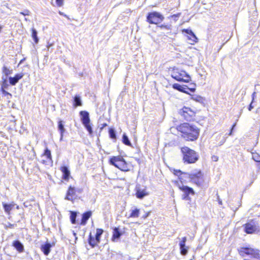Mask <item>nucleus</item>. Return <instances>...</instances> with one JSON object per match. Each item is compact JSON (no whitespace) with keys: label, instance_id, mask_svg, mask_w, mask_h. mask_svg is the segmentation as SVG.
I'll use <instances>...</instances> for the list:
<instances>
[{"label":"nucleus","instance_id":"nucleus-15","mask_svg":"<svg viewBox=\"0 0 260 260\" xmlns=\"http://www.w3.org/2000/svg\"><path fill=\"white\" fill-rule=\"evenodd\" d=\"M62 173V179L65 181H68L70 176V171L66 166H63L60 169Z\"/></svg>","mask_w":260,"mask_h":260},{"label":"nucleus","instance_id":"nucleus-50","mask_svg":"<svg viewBox=\"0 0 260 260\" xmlns=\"http://www.w3.org/2000/svg\"><path fill=\"white\" fill-rule=\"evenodd\" d=\"M189 90L191 92H194L196 90L195 88H189Z\"/></svg>","mask_w":260,"mask_h":260},{"label":"nucleus","instance_id":"nucleus-47","mask_svg":"<svg viewBox=\"0 0 260 260\" xmlns=\"http://www.w3.org/2000/svg\"><path fill=\"white\" fill-rule=\"evenodd\" d=\"M236 125V124H234L233 126H232V128L231 129V132L229 134V135H232V131H233V129H234V127H235V126Z\"/></svg>","mask_w":260,"mask_h":260},{"label":"nucleus","instance_id":"nucleus-46","mask_svg":"<svg viewBox=\"0 0 260 260\" xmlns=\"http://www.w3.org/2000/svg\"><path fill=\"white\" fill-rule=\"evenodd\" d=\"M52 46V44H49V43H48V45H47L48 50H49L50 48H51V47Z\"/></svg>","mask_w":260,"mask_h":260},{"label":"nucleus","instance_id":"nucleus-41","mask_svg":"<svg viewBox=\"0 0 260 260\" xmlns=\"http://www.w3.org/2000/svg\"><path fill=\"white\" fill-rule=\"evenodd\" d=\"M30 12L28 10H25L24 12H21L20 13V14L23 15L24 16L29 15Z\"/></svg>","mask_w":260,"mask_h":260},{"label":"nucleus","instance_id":"nucleus-42","mask_svg":"<svg viewBox=\"0 0 260 260\" xmlns=\"http://www.w3.org/2000/svg\"><path fill=\"white\" fill-rule=\"evenodd\" d=\"M183 32H185L186 34H188L189 36H190L191 34H193V32L191 30L186 29L183 30Z\"/></svg>","mask_w":260,"mask_h":260},{"label":"nucleus","instance_id":"nucleus-44","mask_svg":"<svg viewBox=\"0 0 260 260\" xmlns=\"http://www.w3.org/2000/svg\"><path fill=\"white\" fill-rule=\"evenodd\" d=\"M76 193L78 192V193H82V191H83V189H81V188H76Z\"/></svg>","mask_w":260,"mask_h":260},{"label":"nucleus","instance_id":"nucleus-4","mask_svg":"<svg viewBox=\"0 0 260 260\" xmlns=\"http://www.w3.org/2000/svg\"><path fill=\"white\" fill-rule=\"evenodd\" d=\"M110 164L118 168L122 171L127 172L130 170V166L125 161L122 156H113L109 160Z\"/></svg>","mask_w":260,"mask_h":260},{"label":"nucleus","instance_id":"nucleus-38","mask_svg":"<svg viewBox=\"0 0 260 260\" xmlns=\"http://www.w3.org/2000/svg\"><path fill=\"white\" fill-rule=\"evenodd\" d=\"M187 238L184 237L182 238V240L179 243V246H182L185 245V242L186 241Z\"/></svg>","mask_w":260,"mask_h":260},{"label":"nucleus","instance_id":"nucleus-43","mask_svg":"<svg viewBox=\"0 0 260 260\" xmlns=\"http://www.w3.org/2000/svg\"><path fill=\"white\" fill-rule=\"evenodd\" d=\"M217 201L218 202V203L219 205H222V201L221 200V199H220L219 196H218L217 194Z\"/></svg>","mask_w":260,"mask_h":260},{"label":"nucleus","instance_id":"nucleus-31","mask_svg":"<svg viewBox=\"0 0 260 260\" xmlns=\"http://www.w3.org/2000/svg\"><path fill=\"white\" fill-rule=\"evenodd\" d=\"M2 79L3 80L1 89H7L8 87V84L7 83V77H2Z\"/></svg>","mask_w":260,"mask_h":260},{"label":"nucleus","instance_id":"nucleus-16","mask_svg":"<svg viewBox=\"0 0 260 260\" xmlns=\"http://www.w3.org/2000/svg\"><path fill=\"white\" fill-rule=\"evenodd\" d=\"M13 246L20 253L24 251V246L19 240H15L13 241L12 244Z\"/></svg>","mask_w":260,"mask_h":260},{"label":"nucleus","instance_id":"nucleus-25","mask_svg":"<svg viewBox=\"0 0 260 260\" xmlns=\"http://www.w3.org/2000/svg\"><path fill=\"white\" fill-rule=\"evenodd\" d=\"M88 243L92 247H94L97 244V243H98L95 239L92 237L91 234H90L88 239Z\"/></svg>","mask_w":260,"mask_h":260},{"label":"nucleus","instance_id":"nucleus-23","mask_svg":"<svg viewBox=\"0 0 260 260\" xmlns=\"http://www.w3.org/2000/svg\"><path fill=\"white\" fill-rule=\"evenodd\" d=\"M173 87L174 89H176V90H178L180 91H182V92H185L186 93V91H185V89H186L185 87H184L183 86H181V85L178 84V83H175L173 85Z\"/></svg>","mask_w":260,"mask_h":260},{"label":"nucleus","instance_id":"nucleus-54","mask_svg":"<svg viewBox=\"0 0 260 260\" xmlns=\"http://www.w3.org/2000/svg\"><path fill=\"white\" fill-rule=\"evenodd\" d=\"M178 15H179V14H178L177 15H174L173 16H172V17H177Z\"/></svg>","mask_w":260,"mask_h":260},{"label":"nucleus","instance_id":"nucleus-21","mask_svg":"<svg viewBox=\"0 0 260 260\" xmlns=\"http://www.w3.org/2000/svg\"><path fill=\"white\" fill-rule=\"evenodd\" d=\"M74 106L77 107L78 106H81L82 105L81 98L79 95H76L74 98Z\"/></svg>","mask_w":260,"mask_h":260},{"label":"nucleus","instance_id":"nucleus-7","mask_svg":"<svg viewBox=\"0 0 260 260\" xmlns=\"http://www.w3.org/2000/svg\"><path fill=\"white\" fill-rule=\"evenodd\" d=\"M164 19V17L157 12L149 13L147 16V21L150 24H157L162 22Z\"/></svg>","mask_w":260,"mask_h":260},{"label":"nucleus","instance_id":"nucleus-32","mask_svg":"<svg viewBox=\"0 0 260 260\" xmlns=\"http://www.w3.org/2000/svg\"><path fill=\"white\" fill-rule=\"evenodd\" d=\"M181 254L183 255H185L188 252V248L187 247L184 246H180Z\"/></svg>","mask_w":260,"mask_h":260},{"label":"nucleus","instance_id":"nucleus-45","mask_svg":"<svg viewBox=\"0 0 260 260\" xmlns=\"http://www.w3.org/2000/svg\"><path fill=\"white\" fill-rule=\"evenodd\" d=\"M252 102L251 103V104H250V105L249 106L248 110L249 111H251L253 108V107L252 105Z\"/></svg>","mask_w":260,"mask_h":260},{"label":"nucleus","instance_id":"nucleus-40","mask_svg":"<svg viewBox=\"0 0 260 260\" xmlns=\"http://www.w3.org/2000/svg\"><path fill=\"white\" fill-rule=\"evenodd\" d=\"M56 3L57 6L61 7L63 4V0H56Z\"/></svg>","mask_w":260,"mask_h":260},{"label":"nucleus","instance_id":"nucleus-48","mask_svg":"<svg viewBox=\"0 0 260 260\" xmlns=\"http://www.w3.org/2000/svg\"><path fill=\"white\" fill-rule=\"evenodd\" d=\"M212 159L214 161H217V160H218V158L215 156L212 157Z\"/></svg>","mask_w":260,"mask_h":260},{"label":"nucleus","instance_id":"nucleus-1","mask_svg":"<svg viewBox=\"0 0 260 260\" xmlns=\"http://www.w3.org/2000/svg\"><path fill=\"white\" fill-rule=\"evenodd\" d=\"M174 174L178 176L181 182L185 181L186 179H188L190 182L200 186L204 182L203 175L201 171H195L189 174L182 172L180 170H174Z\"/></svg>","mask_w":260,"mask_h":260},{"label":"nucleus","instance_id":"nucleus-11","mask_svg":"<svg viewBox=\"0 0 260 260\" xmlns=\"http://www.w3.org/2000/svg\"><path fill=\"white\" fill-rule=\"evenodd\" d=\"M178 186L179 188L184 192V197L183 199L185 200H188V195L189 194H194V192L193 190V189L191 187H189L187 186H184L182 184V182H181V184H179L178 183Z\"/></svg>","mask_w":260,"mask_h":260},{"label":"nucleus","instance_id":"nucleus-5","mask_svg":"<svg viewBox=\"0 0 260 260\" xmlns=\"http://www.w3.org/2000/svg\"><path fill=\"white\" fill-rule=\"evenodd\" d=\"M172 77L178 81L188 82L190 80V77L185 71L179 70L178 69H174Z\"/></svg>","mask_w":260,"mask_h":260},{"label":"nucleus","instance_id":"nucleus-53","mask_svg":"<svg viewBox=\"0 0 260 260\" xmlns=\"http://www.w3.org/2000/svg\"><path fill=\"white\" fill-rule=\"evenodd\" d=\"M73 235H74V236L75 237L76 239H77V237H76V234L75 233H73Z\"/></svg>","mask_w":260,"mask_h":260},{"label":"nucleus","instance_id":"nucleus-22","mask_svg":"<svg viewBox=\"0 0 260 260\" xmlns=\"http://www.w3.org/2000/svg\"><path fill=\"white\" fill-rule=\"evenodd\" d=\"M3 206L4 208L5 211L6 213L9 214L10 211L12 209V208L14 207V204H7L6 203H3Z\"/></svg>","mask_w":260,"mask_h":260},{"label":"nucleus","instance_id":"nucleus-24","mask_svg":"<svg viewBox=\"0 0 260 260\" xmlns=\"http://www.w3.org/2000/svg\"><path fill=\"white\" fill-rule=\"evenodd\" d=\"M103 233V230L101 229H98L96 230V233L95 235V240L98 243H100L101 235Z\"/></svg>","mask_w":260,"mask_h":260},{"label":"nucleus","instance_id":"nucleus-2","mask_svg":"<svg viewBox=\"0 0 260 260\" xmlns=\"http://www.w3.org/2000/svg\"><path fill=\"white\" fill-rule=\"evenodd\" d=\"M182 136L187 141L197 140L199 135V129L196 126L188 123H183L177 127Z\"/></svg>","mask_w":260,"mask_h":260},{"label":"nucleus","instance_id":"nucleus-17","mask_svg":"<svg viewBox=\"0 0 260 260\" xmlns=\"http://www.w3.org/2000/svg\"><path fill=\"white\" fill-rule=\"evenodd\" d=\"M51 245L49 243H46L42 245L41 249L45 255H48L50 252Z\"/></svg>","mask_w":260,"mask_h":260},{"label":"nucleus","instance_id":"nucleus-29","mask_svg":"<svg viewBox=\"0 0 260 260\" xmlns=\"http://www.w3.org/2000/svg\"><path fill=\"white\" fill-rule=\"evenodd\" d=\"M140 210L138 209H135L132 211L130 214V217H138L139 216Z\"/></svg>","mask_w":260,"mask_h":260},{"label":"nucleus","instance_id":"nucleus-55","mask_svg":"<svg viewBox=\"0 0 260 260\" xmlns=\"http://www.w3.org/2000/svg\"><path fill=\"white\" fill-rule=\"evenodd\" d=\"M224 141H225V140H224V141H223V142L220 144V145H222L223 143H224Z\"/></svg>","mask_w":260,"mask_h":260},{"label":"nucleus","instance_id":"nucleus-35","mask_svg":"<svg viewBox=\"0 0 260 260\" xmlns=\"http://www.w3.org/2000/svg\"><path fill=\"white\" fill-rule=\"evenodd\" d=\"M44 154V155L46 156V157L48 159H51V152L48 149L46 148L45 150Z\"/></svg>","mask_w":260,"mask_h":260},{"label":"nucleus","instance_id":"nucleus-52","mask_svg":"<svg viewBox=\"0 0 260 260\" xmlns=\"http://www.w3.org/2000/svg\"><path fill=\"white\" fill-rule=\"evenodd\" d=\"M9 227H10V228H13V224H11V223H10V224H9Z\"/></svg>","mask_w":260,"mask_h":260},{"label":"nucleus","instance_id":"nucleus-30","mask_svg":"<svg viewBox=\"0 0 260 260\" xmlns=\"http://www.w3.org/2000/svg\"><path fill=\"white\" fill-rule=\"evenodd\" d=\"M122 141L124 144L127 146H131V143L129 140L128 137L125 134H123L122 136Z\"/></svg>","mask_w":260,"mask_h":260},{"label":"nucleus","instance_id":"nucleus-14","mask_svg":"<svg viewBox=\"0 0 260 260\" xmlns=\"http://www.w3.org/2000/svg\"><path fill=\"white\" fill-rule=\"evenodd\" d=\"M23 74H17L14 77H9V82L11 85H15L18 81L23 77Z\"/></svg>","mask_w":260,"mask_h":260},{"label":"nucleus","instance_id":"nucleus-20","mask_svg":"<svg viewBox=\"0 0 260 260\" xmlns=\"http://www.w3.org/2000/svg\"><path fill=\"white\" fill-rule=\"evenodd\" d=\"M121 235L122 234L119 231V229L117 228H115L113 232L112 240L114 241L116 239H118L120 237Z\"/></svg>","mask_w":260,"mask_h":260},{"label":"nucleus","instance_id":"nucleus-9","mask_svg":"<svg viewBox=\"0 0 260 260\" xmlns=\"http://www.w3.org/2000/svg\"><path fill=\"white\" fill-rule=\"evenodd\" d=\"M181 116L186 120L189 121L194 116V112L189 108L183 107L179 112Z\"/></svg>","mask_w":260,"mask_h":260},{"label":"nucleus","instance_id":"nucleus-13","mask_svg":"<svg viewBox=\"0 0 260 260\" xmlns=\"http://www.w3.org/2000/svg\"><path fill=\"white\" fill-rule=\"evenodd\" d=\"M256 230L257 227L254 223L249 222L244 225V231L247 234H253Z\"/></svg>","mask_w":260,"mask_h":260},{"label":"nucleus","instance_id":"nucleus-39","mask_svg":"<svg viewBox=\"0 0 260 260\" xmlns=\"http://www.w3.org/2000/svg\"><path fill=\"white\" fill-rule=\"evenodd\" d=\"M171 26V25H165V24H162L160 26H159V27L161 29H166L167 30L170 29Z\"/></svg>","mask_w":260,"mask_h":260},{"label":"nucleus","instance_id":"nucleus-10","mask_svg":"<svg viewBox=\"0 0 260 260\" xmlns=\"http://www.w3.org/2000/svg\"><path fill=\"white\" fill-rule=\"evenodd\" d=\"M76 189L75 187L70 186L65 196L64 199L74 202L77 199Z\"/></svg>","mask_w":260,"mask_h":260},{"label":"nucleus","instance_id":"nucleus-6","mask_svg":"<svg viewBox=\"0 0 260 260\" xmlns=\"http://www.w3.org/2000/svg\"><path fill=\"white\" fill-rule=\"evenodd\" d=\"M239 253L242 256L250 255L254 258L258 259L260 257L258 250L251 248L242 247L239 249Z\"/></svg>","mask_w":260,"mask_h":260},{"label":"nucleus","instance_id":"nucleus-51","mask_svg":"<svg viewBox=\"0 0 260 260\" xmlns=\"http://www.w3.org/2000/svg\"><path fill=\"white\" fill-rule=\"evenodd\" d=\"M59 14H60V15H63V16H66V15L63 14V13L62 12H59Z\"/></svg>","mask_w":260,"mask_h":260},{"label":"nucleus","instance_id":"nucleus-49","mask_svg":"<svg viewBox=\"0 0 260 260\" xmlns=\"http://www.w3.org/2000/svg\"><path fill=\"white\" fill-rule=\"evenodd\" d=\"M255 92H254L252 95V101L254 100V98H255Z\"/></svg>","mask_w":260,"mask_h":260},{"label":"nucleus","instance_id":"nucleus-26","mask_svg":"<svg viewBox=\"0 0 260 260\" xmlns=\"http://www.w3.org/2000/svg\"><path fill=\"white\" fill-rule=\"evenodd\" d=\"M2 72L5 74V77L12 73V70H10L7 67L4 66L2 68Z\"/></svg>","mask_w":260,"mask_h":260},{"label":"nucleus","instance_id":"nucleus-3","mask_svg":"<svg viewBox=\"0 0 260 260\" xmlns=\"http://www.w3.org/2000/svg\"><path fill=\"white\" fill-rule=\"evenodd\" d=\"M181 152L183 155V159L185 162L192 164L198 160V155L193 150L187 147H183L181 149Z\"/></svg>","mask_w":260,"mask_h":260},{"label":"nucleus","instance_id":"nucleus-34","mask_svg":"<svg viewBox=\"0 0 260 260\" xmlns=\"http://www.w3.org/2000/svg\"><path fill=\"white\" fill-rule=\"evenodd\" d=\"M109 134L111 138L113 139H116V135L114 129L110 128L109 130Z\"/></svg>","mask_w":260,"mask_h":260},{"label":"nucleus","instance_id":"nucleus-27","mask_svg":"<svg viewBox=\"0 0 260 260\" xmlns=\"http://www.w3.org/2000/svg\"><path fill=\"white\" fill-rule=\"evenodd\" d=\"M31 37L33 38L35 42L37 44L39 42V38L37 36V31L35 28L32 29Z\"/></svg>","mask_w":260,"mask_h":260},{"label":"nucleus","instance_id":"nucleus-37","mask_svg":"<svg viewBox=\"0 0 260 260\" xmlns=\"http://www.w3.org/2000/svg\"><path fill=\"white\" fill-rule=\"evenodd\" d=\"M1 91L3 94L5 96H9L10 98L12 97V94L9 92L7 91L5 89H1Z\"/></svg>","mask_w":260,"mask_h":260},{"label":"nucleus","instance_id":"nucleus-28","mask_svg":"<svg viewBox=\"0 0 260 260\" xmlns=\"http://www.w3.org/2000/svg\"><path fill=\"white\" fill-rule=\"evenodd\" d=\"M188 38L191 41V42L190 43L191 44H193L194 43H197L198 42V38L194 33L191 34L190 36H188Z\"/></svg>","mask_w":260,"mask_h":260},{"label":"nucleus","instance_id":"nucleus-36","mask_svg":"<svg viewBox=\"0 0 260 260\" xmlns=\"http://www.w3.org/2000/svg\"><path fill=\"white\" fill-rule=\"evenodd\" d=\"M252 158L256 162H260V155L256 153L252 154Z\"/></svg>","mask_w":260,"mask_h":260},{"label":"nucleus","instance_id":"nucleus-18","mask_svg":"<svg viewBox=\"0 0 260 260\" xmlns=\"http://www.w3.org/2000/svg\"><path fill=\"white\" fill-rule=\"evenodd\" d=\"M91 214H92V213L91 211H87V212L83 213L82 215V217L81 224L83 225H85L87 221L88 220V219L91 216Z\"/></svg>","mask_w":260,"mask_h":260},{"label":"nucleus","instance_id":"nucleus-19","mask_svg":"<svg viewBox=\"0 0 260 260\" xmlns=\"http://www.w3.org/2000/svg\"><path fill=\"white\" fill-rule=\"evenodd\" d=\"M58 129L60 133V141H62V138H63V133L66 131V129H65L64 127V125L63 124V122L61 120H60V121H59L58 122Z\"/></svg>","mask_w":260,"mask_h":260},{"label":"nucleus","instance_id":"nucleus-8","mask_svg":"<svg viewBox=\"0 0 260 260\" xmlns=\"http://www.w3.org/2000/svg\"><path fill=\"white\" fill-rule=\"evenodd\" d=\"M80 115L81 116V121L83 124L86 127L89 133L91 134L92 133V127L90 125L89 113L86 111H82L80 112Z\"/></svg>","mask_w":260,"mask_h":260},{"label":"nucleus","instance_id":"nucleus-12","mask_svg":"<svg viewBox=\"0 0 260 260\" xmlns=\"http://www.w3.org/2000/svg\"><path fill=\"white\" fill-rule=\"evenodd\" d=\"M136 197L137 198L142 199L144 197L147 196L148 193L146 191L145 188H142L140 185H137L136 187Z\"/></svg>","mask_w":260,"mask_h":260},{"label":"nucleus","instance_id":"nucleus-33","mask_svg":"<svg viewBox=\"0 0 260 260\" xmlns=\"http://www.w3.org/2000/svg\"><path fill=\"white\" fill-rule=\"evenodd\" d=\"M77 214L76 212L72 211L71 212L70 218L72 223L75 224L76 223V218Z\"/></svg>","mask_w":260,"mask_h":260}]
</instances>
